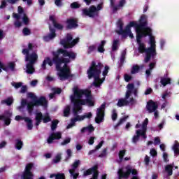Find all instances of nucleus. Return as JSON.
<instances>
[{
    "label": "nucleus",
    "mask_w": 179,
    "mask_h": 179,
    "mask_svg": "<svg viewBox=\"0 0 179 179\" xmlns=\"http://www.w3.org/2000/svg\"><path fill=\"white\" fill-rule=\"evenodd\" d=\"M61 162V155H57L55 159H52V163L57 164Z\"/></svg>",
    "instance_id": "bf43d9fd"
},
{
    "label": "nucleus",
    "mask_w": 179,
    "mask_h": 179,
    "mask_svg": "<svg viewBox=\"0 0 179 179\" xmlns=\"http://www.w3.org/2000/svg\"><path fill=\"white\" fill-rule=\"evenodd\" d=\"M12 117V113H10V110H5L3 115H0V121H2V120L5 118H11Z\"/></svg>",
    "instance_id": "c85d7f7f"
},
{
    "label": "nucleus",
    "mask_w": 179,
    "mask_h": 179,
    "mask_svg": "<svg viewBox=\"0 0 179 179\" xmlns=\"http://www.w3.org/2000/svg\"><path fill=\"white\" fill-rule=\"evenodd\" d=\"M35 107H38L41 106L42 107H47L48 103L47 102V99L45 96H41L38 99H36L34 101Z\"/></svg>",
    "instance_id": "a211bd4d"
},
{
    "label": "nucleus",
    "mask_w": 179,
    "mask_h": 179,
    "mask_svg": "<svg viewBox=\"0 0 179 179\" xmlns=\"http://www.w3.org/2000/svg\"><path fill=\"white\" fill-rule=\"evenodd\" d=\"M27 97L28 99H33V101H34L37 99V96L33 92H28L27 94Z\"/></svg>",
    "instance_id": "864d4df0"
},
{
    "label": "nucleus",
    "mask_w": 179,
    "mask_h": 179,
    "mask_svg": "<svg viewBox=\"0 0 179 179\" xmlns=\"http://www.w3.org/2000/svg\"><path fill=\"white\" fill-rule=\"evenodd\" d=\"M34 107H36V105H34V101H31L27 103V110L29 114H31V113H33Z\"/></svg>",
    "instance_id": "2f4dec72"
},
{
    "label": "nucleus",
    "mask_w": 179,
    "mask_h": 179,
    "mask_svg": "<svg viewBox=\"0 0 179 179\" xmlns=\"http://www.w3.org/2000/svg\"><path fill=\"white\" fill-rule=\"evenodd\" d=\"M104 65L101 62L96 63L95 61H92L91 65L88 70L87 71V75L88 79L94 78L93 85L95 87H100L103 82L106 80V77L108 74V71H110V66L108 65L105 66L104 70L102 72L103 78H100V75H101V69H103Z\"/></svg>",
    "instance_id": "7ed1b4c3"
},
{
    "label": "nucleus",
    "mask_w": 179,
    "mask_h": 179,
    "mask_svg": "<svg viewBox=\"0 0 179 179\" xmlns=\"http://www.w3.org/2000/svg\"><path fill=\"white\" fill-rule=\"evenodd\" d=\"M94 50H96V45H90L88 48L87 54H92V52H93Z\"/></svg>",
    "instance_id": "052dcab7"
},
{
    "label": "nucleus",
    "mask_w": 179,
    "mask_h": 179,
    "mask_svg": "<svg viewBox=\"0 0 179 179\" xmlns=\"http://www.w3.org/2000/svg\"><path fill=\"white\" fill-rule=\"evenodd\" d=\"M173 167H174V164H168L165 166V171L169 177L173 176Z\"/></svg>",
    "instance_id": "bb28decb"
},
{
    "label": "nucleus",
    "mask_w": 179,
    "mask_h": 179,
    "mask_svg": "<svg viewBox=\"0 0 179 179\" xmlns=\"http://www.w3.org/2000/svg\"><path fill=\"white\" fill-rule=\"evenodd\" d=\"M179 148V143L176 141L175 144L173 146V150L174 151L175 155H177V152Z\"/></svg>",
    "instance_id": "5fc2aeb1"
},
{
    "label": "nucleus",
    "mask_w": 179,
    "mask_h": 179,
    "mask_svg": "<svg viewBox=\"0 0 179 179\" xmlns=\"http://www.w3.org/2000/svg\"><path fill=\"white\" fill-rule=\"evenodd\" d=\"M141 69V67L138 65L133 66L131 68V73L132 75H135V73H138L139 72V70Z\"/></svg>",
    "instance_id": "58836bf2"
},
{
    "label": "nucleus",
    "mask_w": 179,
    "mask_h": 179,
    "mask_svg": "<svg viewBox=\"0 0 179 179\" xmlns=\"http://www.w3.org/2000/svg\"><path fill=\"white\" fill-rule=\"evenodd\" d=\"M58 71V76L60 78V80H66L69 78H73V74L71 73V70H64V69H56Z\"/></svg>",
    "instance_id": "f8f14e48"
},
{
    "label": "nucleus",
    "mask_w": 179,
    "mask_h": 179,
    "mask_svg": "<svg viewBox=\"0 0 179 179\" xmlns=\"http://www.w3.org/2000/svg\"><path fill=\"white\" fill-rule=\"evenodd\" d=\"M79 38L73 39L71 34H67L66 37L60 41V45H62L63 50H69L73 48L79 43Z\"/></svg>",
    "instance_id": "423d86ee"
},
{
    "label": "nucleus",
    "mask_w": 179,
    "mask_h": 179,
    "mask_svg": "<svg viewBox=\"0 0 179 179\" xmlns=\"http://www.w3.org/2000/svg\"><path fill=\"white\" fill-rule=\"evenodd\" d=\"M140 25H141V22H139V24H137L136 22L135 21H131L129 23V24L126 26L124 29V33L122 34L120 36H122L124 38H125L127 36H129L130 38H134V34H132V31H131V27H135L136 36H138L137 29Z\"/></svg>",
    "instance_id": "1a4fd4ad"
},
{
    "label": "nucleus",
    "mask_w": 179,
    "mask_h": 179,
    "mask_svg": "<svg viewBox=\"0 0 179 179\" xmlns=\"http://www.w3.org/2000/svg\"><path fill=\"white\" fill-rule=\"evenodd\" d=\"M43 124H47V122H51V117L48 113H46L43 117Z\"/></svg>",
    "instance_id": "ea45409f"
},
{
    "label": "nucleus",
    "mask_w": 179,
    "mask_h": 179,
    "mask_svg": "<svg viewBox=\"0 0 179 179\" xmlns=\"http://www.w3.org/2000/svg\"><path fill=\"white\" fill-rule=\"evenodd\" d=\"M8 69H10V71H12L13 72V71H15V64L13 62L8 63Z\"/></svg>",
    "instance_id": "338daca9"
},
{
    "label": "nucleus",
    "mask_w": 179,
    "mask_h": 179,
    "mask_svg": "<svg viewBox=\"0 0 179 179\" xmlns=\"http://www.w3.org/2000/svg\"><path fill=\"white\" fill-rule=\"evenodd\" d=\"M131 174L133 176L131 179H139V176H138V170L132 169V166L130 165H127L124 168H120L118 169L117 179H128Z\"/></svg>",
    "instance_id": "39448f33"
},
{
    "label": "nucleus",
    "mask_w": 179,
    "mask_h": 179,
    "mask_svg": "<svg viewBox=\"0 0 179 179\" xmlns=\"http://www.w3.org/2000/svg\"><path fill=\"white\" fill-rule=\"evenodd\" d=\"M58 122H59L58 120H55L52 122V124H51L52 131H55V129H57V127L58 126Z\"/></svg>",
    "instance_id": "8fccbe9b"
},
{
    "label": "nucleus",
    "mask_w": 179,
    "mask_h": 179,
    "mask_svg": "<svg viewBox=\"0 0 179 179\" xmlns=\"http://www.w3.org/2000/svg\"><path fill=\"white\" fill-rule=\"evenodd\" d=\"M23 83H12V86L15 87V89H19L20 87H22Z\"/></svg>",
    "instance_id": "680f3d73"
},
{
    "label": "nucleus",
    "mask_w": 179,
    "mask_h": 179,
    "mask_svg": "<svg viewBox=\"0 0 179 179\" xmlns=\"http://www.w3.org/2000/svg\"><path fill=\"white\" fill-rule=\"evenodd\" d=\"M56 179H65V174L64 173L56 174Z\"/></svg>",
    "instance_id": "774afa93"
},
{
    "label": "nucleus",
    "mask_w": 179,
    "mask_h": 179,
    "mask_svg": "<svg viewBox=\"0 0 179 179\" xmlns=\"http://www.w3.org/2000/svg\"><path fill=\"white\" fill-rule=\"evenodd\" d=\"M136 135H134L132 138V143H138L140 139V136H139V131L138 130L136 131Z\"/></svg>",
    "instance_id": "4c0bfd02"
},
{
    "label": "nucleus",
    "mask_w": 179,
    "mask_h": 179,
    "mask_svg": "<svg viewBox=\"0 0 179 179\" xmlns=\"http://www.w3.org/2000/svg\"><path fill=\"white\" fill-rule=\"evenodd\" d=\"M22 22L24 24H25V26H27V24H29L30 22V20L29 19V17H27V15L26 13L23 14Z\"/></svg>",
    "instance_id": "79ce46f5"
},
{
    "label": "nucleus",
    "mask_w": 179,
    "mask_h": 179,
    "mask_svg": "<svg viewBox=\"0 0 179 179\" xmlns=\"http://www.w3.org/2000/svg\"><path fill=\"white\" fill-rule=\"evenodd\" d=\"M22 34L24 36H30V34H31V31L28 27H24L22 29Z\"/></svg>",
    "instance_id": "de8ad7c7"
},
{
    "label": "nucleus",
    "mask_w": 179,
    "mask_h": 179,
    "mask_svg": "<svg viewBox=\"0 0 179 179\" xmlns=\"http://www.w3.org/2000/svg\"><path fill=\"white\" fill-rule=\"evenodd\" d=\"M127 90L126 92L125 97L121 98L118 100L117 103V107H124L125 106L129 105V101L128 99L131 97V94H132V90H134V83H129L127 85Z\"/></svg>",
    "instance_id": "0eeeda50"
},
{
    "label": "nucleus",
    "mask_w": 179,
    "mask_h": 179,
    "mask_svg": "<svg viewBox=\"0 0 179 179\" xmlns=\"http://www.w3.org/2000/svg\"><path fill=\"white\" fill-rule=\"evenodd\" d=\"M103 9V3H99L96 7L95 6H91L89 8H85L82 10L83 16H88L89 17H94L97 16V12Z\"/></svg>",
    "instance_id": "6e6552de"
},
{
    "label": "nucleus",
    "mask_w": 179,
    "mask_h": 179,
    "mask_svg": "<svg viewBox=\"0 0 179 179\" xmlns=\"http://www.w3.org/2000/svg\"><path fill=\"white\" fill-rule=\"evenodd\" d=\"M62 138V134L61 132H53L52 133L47 139V143L49 145L53 143L54 141H59Z\"/></svg>",
    "instance_id": "2eb2a0df"
},
{
    "label": "nucleus",
    "mask_w": 179,
    "mask_h": 179,
    "mask_svg": "<svg viewBox=\"0 0 179 179\" xmlns=\"http://www.w3.org/2000/svg\"><path fill=\"white\" fill-rule=\"evenodd\" d=\"M147 26L148 21L146 20V15H143L140 18V25H138L137 28V32H138V34H141L142 38L143 37H147V36H149L150 45V47L156 48V39L155 36H153L152 29Z\"/></svg>",
    "instance_id": "20e7f679"
},
{
    "label": "nucleus",
    "mask_w": 179,
    "mask_h": 179,
    "mask_svg": "<svg viewBox=\"0 0 179 179\" xmlns=\"http://www.w3.org/2000/svg\"><path fill=\"white\" fill-rule=\"evenodd\" d=\"M80 111V110L73 105V114L75 117L71 119V122L72 125H75V122H78V121H82L80 119V115H79Z\"/></svg>",
    "instance_id": "f3484780"
},
{
    "label": "nucleus",
    "mask_w": 179,
    "mask_h": 179,
    "mask_svg": "<svg viewBox=\"0 0 179 179\" xmlns=\"http://www.w3.org/2000/svg\"><path fill=\"white\" fill-rule=\"evenodd\" d=\"M106 110V103H102L99 108L96 109V116L95 117V122L96 124H101L104 121Z\"/></svg>",
    "instance_id": "9d476101"
},
{
    "label": "nucleus",
    "mask_w": 179,
    "mask_h": 179,
    "mask_svg": "<svg viewBox=\"0 0 179 179\" xmlns=\"http://www.w3.org/2000/svg\"><path fill=\"white\" fill-rule=\"evenodd\" d=\"M64 117H69L71 115V106L67 105L63 110Z\"/></svg>",
    "instance_id": "7c9ffc66"
},
{
    "label": "nucleus",
    "mask_w": 179,
    "mask_h": 179,
    "mask_svg": "<svg viewBox=\"0 0 179 179\" xmlns=\"http://www.w3.org/2000/svg\"><path fill=\"white\" fill-rule=\"evenodd\" d=\"M137 44L138 45V50L140 54H143L146 52V45L142 43V34H138L137 31V36H136Z\"/></svg>",
    "instance_id": "ddd939ff"
},
{
    "label": "nucleus",
    "mask_w": 179,
    "mask_h": 179,
    "mask_svg": "<svg viewBox=\"0 0 179 179\" xmlns=\"http://www.w3.org/2000/svg\"><path fill=\"white\" fill-rule=\"evenodd\" d=\"M37 59H38V55L36 52H33L25 57V61L32 65H34L37 62Z\"/></svg>",
    "instance_id": "dca6fc26"
},
{
    "label": "nucleus",
    "mask_w": 179,
    "mask_h": 179,
    "mask_svg": "<svg viewBox=\"0 0 179 179\" xmlns=\"http://www.w3.org/2000/svg\"><path fill=\"white\" fill-rule=\"evenodd\" d=\"M34 167V164L29 163L26 165L24 171L22 176L25 177H33V172H31L32 169Z\"/></svg>",
    "instance_id": "6ab92c4d"
},
{
    "label": "nucleus",
    "mask_w": 179,
    "mask_h": 179,
    "mask_svg": "<svg viewBox=\"0 0 179 179\" xmlns=\"http://www.w3.org/2000/svg\"><path fill=\"white\" fill-rule=\"evenodd\" d=\"M52 59L50 57H45L41 64L43 71L47 69V64L49 66L55 65L56 69L71 70L68 64H70L71 61H75L78 55L73 51L59 48L56 51H52Z\"/></svg>",
    "instance_id": "f257e3e1"
},
{
    "label": "nucleus",
    "mask_w": 179,
    "mask_h": 179,
    "mask_svg": "<svg viewBox=\"0 0 179 179\" xmlns=\"http://www.w3.org/2000/svg\"><path fill=\"white\" fill-rule=\"evenodd\" d=\"M158 107L159 106H157V103H155V101L150 100L147 103L146 108L148 113L150 114L152 113H154V111H156Z\"/></svg>",
    "instance_id": "aec40b11"
},
{
    "label": "nucleus",
    "mask_w": 179,
    "mask_h": 179,
    "mask_svg": "<svg viewBox=\"0 0 179 179\" xmlns=\"http://www.w3.org/2000/svg\"><path fill=\"white\" fill-rule=\"evenodd\" d=\"M68 143H71V138H67L64 139L62 143V146H65V145H68Z\"/></svg>",
    "instance_id": "e2e57ef3"
},
{
    "label": "nucleus",
    "mask_w": 179,
    "mask_h": 179,
    "mask_svg": "<svg viewBox=\"0 0 179 179\" xmlns=\"http://www.w3.org/2000/svg\"><path fill=\"white\" fill-rule=\"evenodd\" d=\"M3 71H5V72H9V67L8 66H5V65L2 63V62H0V73Z\"/></svg>",
    "instance_id": "37998d69"
},
{
    "label": "nucleus",
    "mask_w": 179,
    "mask_h": 179,
    "mask_svg": "<svg viewBox=\"0 0 179 179\" xmlns=\"http://www.w3.org/2000/svg\"><path fill=\"white\" fill-rule=\"evenodd\" d=\"M71 9H79L80 8V4L78 2H73L71 4Z\"/></svg>",
    "instance_id": "4d7b16f0"
},
{
    "label": "nucleus",
    "mask_w": 179,
    "mask_h": 179,
    "mask_svg": "<svg viewBox=\"0 0 179 179\" xmlns=\"http://www.w3.org/2000/svg\"><path fill=\"white\" fill-rule=\"evenodd\" d=\"M107 156V148H104L101 153L99 155V157H106Z\"/></svg>",
    "instance_id": "69168bd1"
},
{
    "label": "nucleus",
    "mask_w": 179,
    "mask_h": 179,
    "mask_svg": "<svg viewBox=\"0 0 179 179\" xmlns=\"http://www.w3.org/2000/svg\"><path fill=\"white\" fill-rule=\"evenodd\" d=\"M79 164H80V160L75 161L72 164V169L71 170L76 171V168L79 167Z\"/></svg>",
    "instance_id": "603ef678"
},
{
    "label": "nucleus",
    "mask_w": 179,
    "mask_h": 179,
    "mask_svg": "<svg viewBox=\"0 0 179 179\" xmlns=\"http://www.w3.org/2000/svg\"><path fill=\"white\" fill-rule=\"evenodd\" d=\"M117 118H118V114H117V110L113 109L112 112V120L113 121H116Z\"/></svg>",
    "instance_id": "6e6d98bb"
},
{
    "label": "nucleus",
    "mask_w": 179,
    "mask_h": 179,
    "mask_svg": "<svg viewBox=\"0 0 179 179\" xmlns=\"http://www.w3.org/2000/svg\"><path fill=\"white\" fill-rule=\"evenodd\" d=\"M125 55H127V52L124 51L123 52H122L121 54V57H120V65H123L124 62H125Z\"/></svg>",
    "instance_id": "3c124183"
},
{
    "label": "nucleus",
    "mask_w": 179,
    "mask_h": 179,
    "mask_svg": "<svg viewBox=\"0 0 179 179\" xmlns=\"http://www.w3.org/2000/svg\"><path fill=\"white\" fill-rule=\"evenodd\" d=\"M50 34L48 36H43L44 41L48 42L53 38L57 37V33H55V29L52 28L51 26L49 27Z\"/></svg>",
    "instance_id": "412c9836"
},
{
    "label": "nucleus",
    "mask_w": 179,
    "mask_h": 179,
    "mask_svg": "<svg viewBox=\"0 0 179 179\" xmlns=\"http://www.w3.org/2000/svg\"><path fill=\"white\" fill-rule=\"evenodd\" d=\"M106 41H101L100 45L98 46V52H104L106 49H104V45H106Z\"/></svg>",
    "instance_id": "473e14b6"
},
{
    "label": "nucleus",
    "mask_w": 179,
    "mask_h": 179,
    "mask_svg": "<svg viewBox=\"0 0 179 179\" xmlns=\"http://www.w3.org/2000/svg\"><path fill=\"white\" fill-rule=\"evenodd\" d=\"M125 121H127V117H122L121 118L119 122L116 124V125L115 126V128H117L118 127H120V125H121V124H122L123 122H125Z\"/></svg>",
    "instance_id": "13d9d810"
},
{
    "label": "nucleus",
    "mask_w": 179,
    "mask_h": 179,
    "mask_svg": "<svg viewBox=\"0 0 179 179\" xmlns=\"http://www.w3.org/2000/svg\"><path fill=\"white\" fill-rule=\"evenodd\" d=\"M24 121L27 122V129L31 131L33 129V120L29 117H24Z\"/></svg>",
    "instance_id": "c756f323"
},
{
    "label": "nucleus",
    "mask_w": 179,
    "mask_h": 179,
    "mask_svg": "<svg viewBox=\"0 0 179 179\" xmlns=\"http://www.w3.org/2000/svg\"><path fill=\"white\" fill-rule=\"evenodd\" d=\"M87 131H88L90 134H92V132H94V127L93 125L90 124L87 127H83L80 132L81 134H85V132H87Z\"/></svg>",
    "instance_id": "a878e982"
},
{
    "label": "nucleus",
    "mask_w": 179,
    "mask_h": 179,
    "mask_svg": "<svg viewBox=\"0 0 179 179\" xmlns=\"http://www.w3.org/2000/svg\"><path fill=\"white\" fill-rule=\"evenodd\" d=\"M70 99L76 108H78L80 111H82V106L94 107V101H93V96L90 90H82L78 87H74Z\"/></svg>",
    "instance_id": "f03ea898"
},
{
    "label": "nucleus",
    "mask_w": 179,
    "mask_h": 179,
    "mask_svg": "<svg viewBox=\"0 0 179 179\" xmlns=\"http://www.w3.org/2000/svg\"><path fill=\"white\" fill-rule=\"evenodd\" d=\"M43 113L41 112L37 113H36V117H35V120L36 121V126L38 127V125H40V124H41V121H43Z\"/></svg>",
    "instance_id": "b1692460"
},
{
    "label": "nucleus",
    "mask_w": 179,
    "mask_h": 179,
    "mask_svg": "<svg viewBox=\"0 0 179 179\" xmlns=\"http://www.w3.org/2000/svg\"><path fill=\"white\" fill-rule=\"evenodd\" d=\"M69 171L73 179H77L79 177V173H75V170L69 169Z\"/></svg>",
    "instance_id": "a18cd8bd"
},
{
    "label": "nucleus",
    "mask_w": 179,
    "mask_h": 179,
    "mask_svg": "<svg viewBox=\"0 0 179 179\" xmlns=\"http://www.w3.org/2000/svg\"><path fill=\"white\" fill-rule=\"evenodd\" d=\"M36 69H34V64H31L29 63L27 64L26 73H28V75H33Z\"/></svg>",
    "instance_id": "393cba45"
},
{
    "label": "nucleus",
    "mask_w": 179,
    "mask_h": 179,
    "mask_svg": "<svg viewBox=\"0 0 179 179\" xmlns=\"http://www.w3.org/2000/svg\"><path fill=\"white\" fill-rule=\"evenodd\" d=\"M1 104H6L7 106H12L13 104V98H7L6 100H2L1 101Z\"/></svg>",
    "instance_id": "72a5a7b5"
},
{
    "label": "nucleus",
    "mask_w": 179,
    "mask_h": 179,
    "mask_svg": "<svg viewBox=\"0 0 179 179\" xmlns=\"http://www.w3.org/2000/svg\"><path fill=\"white\" fill-rule=\"evenodd\" d=\"M110 8H113V13H115L117 12V10H120V6H115V0H113V3H111V0H110Z\"/></svg>",
    "instance_id": "c9c22d12"
},
{
    "label": "nucleus",
    "mask_w": 179,
    "mask_h": 179,
    "mask_svg": "<svg viewBox=\"0 0 179 179\" xmlns=\"http://www.w3.org/2000/svg\"><path fill=\"white\" fill-rule=\"evenodd\" d=\"M117 27L119 30L116 31V33L119 35H122V34L125 33V30H124V22L122 20H118L117 22Z\"/></svg>",
    "instance_id": "5701e85b"
},
{
    "label": "nucleus",
    "mask_w": 179,
    "mask_h": 179,
    "mask_svg": "<svg viewBox=\"0 0 179 179\" xmlns=\"http://www.w3.org/2000/svg\"><path fill=\"white\" fill-rule=\"evenodd\" d=\"M137 131H139V136H142L143 139H146V138H148L146 130L138 129Z\"/></svg>",
    "instance_id": "c03bdc74"
},
{
    "label": "nucleus",
    "mask_w": 179,
    "mask_h": 179,
    "mask_svg": "<svg viewBox=\"0 0 179 179\" xmlns=\"http://www.w3.org/2000/svg\"><path fill=\"white\" fill-rule=\"evenodd\" d=\"M22 148H23V141H22L20 139L15 140V148L17 150H20Z\"/></svg>",
    "instance_id": "f704fd0d"
},
{
    "label": "nucleus",
    "mask_w": 179,
    "mask_h": 179,
    "mask_svg": "<svg viewBox=\"0 0 179 179\" xmlns=\"http://www.w3.org/2000/svg\"><path fill=\"white\" fill-rule=\"evenodd\" d=\"M160 83L164 87L167 86V85H170L171 83V79L170 78L161 77Z\"/></svg>",
    "instance_id": "cd10ccee"
},
{
    "label": "nucleus",
    "mask_w": 179,
    "mask_h": 179,
    "mask_svg": "<svg viewBox=\"0 0 179 179\" xmlns=\"http://www.w3.org/2000/svg\"><path fill=\"white\" fill-rule=\"evenodd\" d=\"M145 57L144 59V62L148 64L150 59H155V57L157 55V52H156V48L149 47L145 52Z\"/></svg>",
    "instance_id": "9b49d317"
},
{
    "label": "nucleus",
    "mask_w": 179,
    "mask_h": 179,
    "mask_svg": "<svg viewBox=\"0 0 179 179\" xmlns=\"http://www.w3.org/2000/svg\"><path fill=\"white\" fill-rule=\"evenodd\" d=\"M125 153H127V150H122L119 152V159L120 162L124 160V157L125 156Z\"/></svg>",
    "instance_id": "49530a36"
},
{
    "label": "nucleus",
    "mask_w": 179,
    "mask_h": 179,
    "mask_svg": "<svg viewBox=\"0 0 179 179\" xmlns=\"http://www.w3.org/2000/svg\"><path fill=\"white\" fill-rule=\"evenodd\" d=\"M148 124H149V119L145 118L143 122L142 129L143 131H148Z\"/></svg>",
    "instance_id": "a19ab883"
},
{
    "label": "nucleus",
    "mask_w": 179,
    "mask_h": 179,
    "mask_svg": "<svg viewBox=\"0 0 179 179\" xmlns=\"http://www.w3.org/2000/svg\"><path fill=\"white\" fill-rule=\"evenodd\" d=\"M66 24V30H72V29H76V27L79 26V24H78V20L74 18L67 19Z\"/></svg>",
    "instance_id": "4468645a"
},
{
    "label": "nucleus",
    "mask_w": 179,
    "mask_h": 179,
    "mask_svg": "<svg viewBox=\"0 0 179 179\" xmlns=\"http://www.w3.org/2000/svg\"><path fill=\"white\" fill-rule=\"evenodd\" d=\"M118 43H120V39H115L112 45V51H117L118 50Z\"/></svg>",
    "instance_id": "e433bc0d"
},
{
    "label": "nucleus",
    "mask_w": 179,
    "mask_h": 179,
    "mask_svg": "<svg viewBox=\"0 0 179 179\" xmlns=\"http://www.w3.org/2000/svg\"><path fill=\"white\" fill-rule=\"evenodd\" d=\"M92 117H93V115L92 114L91 112L86 113L84 115H80V118L81 121H83V120H85V118L90 119Z\"/></svg>",
    "instance_id": "09e8293b"
},
{
    "label": "nucleus",
    "mask_w": 179,
    "mask_h": 179,
    "mask_svg": "<svg viewBox=\"0 0 179 179\" xmlns=\"http://www.w3.org/2000/svg\"><path fill=\"white\" fill-rule=\"evenodd\" d=\"M49 20L52 22L55 29H57V30H64V25L57 22V20H55V15H50Z\"/></svg>",
    "instance_id": "4be33fe9"
},
{
    "label": "nucleus",
    "mask_w": 179,
    "mask_h": 179,
    "mask_svg": "<svg viewBox=\"0 0 179 179\" xmlns=\"http://www.w3.org/2000/svg\"><path fill=\"white\" fill-rule=\"evenodd\" d=\"M52 91L55 94H61V93H62V90L61 88H53Z\"/></svg>",
    "instance_id": "0e129e2a"
}]
</instances>
